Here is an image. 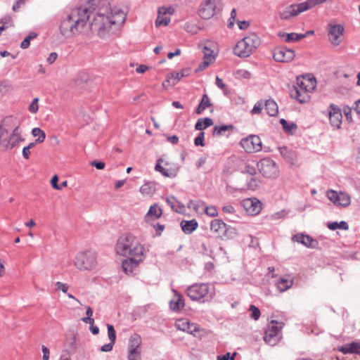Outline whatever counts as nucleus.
<instances>
[{
	"label": "nucleus",
	"instance_id": "f03ea898",
	"mask_svg": "<svg viewBox=\"0 0 360 360\" xmlns=\"http://www.w3.org/2000/svg\"><path fill=\"white\" fill-rule=\"evenodd\" d=\"M91 20V15L86 12V8L77 6L61 19L59 25L60 33L65 38H71L83 34L88 28L87 21Z\"/></svg>",
	"mask_w": 360,
	"mask_h": 360
},
{
	"label": "nucleus",
	"instance_id": "f8f14e48",
	"mask_svg": "<svg viewBox=\"0 0 360 360\" xmlns=\"http://www.w3.org/2000/svg\"><path fill=\"white\" fill-rule=\"evenodd\" d=\"M326 195L330 201L338 206L347 207L351 203L350 196L345 192L329 190L327 191Z\"/></svg>",
	"mask_w": 360,
	"mask_h": 360
},
{
	"label": "nucleus",
	"instance_id": "393cba45",
	"mask_svg": "<svg viewBox=\"0 0 360 360\" xmlns=\"http://www.w3.org/2000/svg\"><path fill=\"white\" fill-rule=\"evenodd\" d=\"M316 86V79H306L304 77L300 79H297V86L298 89H302L303 90H307L311 91L314 89ZM295 87V86H294Z\"/></svg>",
	"mask_w": 360,
	"mask_h": 360
},
{
	"label": "nucleus",
	"instance_id": "7ed1b4c3",
	"mask_svg": "<svg viewBox=\"0 0 360 360\" xmlns=\"http://www.w3.org/2000/svg\"><path fill=\"white\" fill-rule=\"evenodd\" d=\"M20 122L16 118L8 117L0 125V148L4 150H11L24 141Z\"/></svg>",
	"mask_w": 360,
	"mask_h": 360
},
{
	"label": "nucleus",
	"instance_id": "5701e85b",
	"mask_svg": "<svg viewBox=\"0 0 360 360\" xmlns=\"http://www.w3.org/2000/svg\"><path fill=\"white\" fill-rule=\"evenodd\" d=\"M308 92L309 91L303 90L302 89H298V87H293L290 90V96L301 103H304L309 100Z\"/></svg>",
	"mask_w": 360,
	"mask_h": 360
},
{
	"label": "nucleus",
	"instance_id": "603ef678",
	"mask_svg": "<svg viewBox=\"0 0 360 360\" xmlns=\"http://www.w3.org/2000/svg\"><path fill=\"white\" fill-rule=\"evenodd\" d=\"M162 162L161 159H159L158 160V162L155 167V169L157 172H160L163 176H169V174L168 173V171L166 170L161 165L160 162Z\"/></svg>",
	"mask_w": 360,
	"mask_h": 360
},
{
	"label": "nucleus",
	"instance_id": "37998d69",
	"mask_svg": "<svg viewBox=\"0 0 360 360\" xmlns=\"http://www.w3.org/2000/svg\"><path fill=\"white\" fill-rule=\"evenodd\" d=\"M32 134L34 137H37L36 142L43 143L46 139V134L40 128L35 127L32 130Z\"/></svg>",
	"mask_w": 360,
	"mask_h": 360
},
{
	"label": "nucleus",
	"instance_id": "09e8293b",
	"mask_svg": "<svg viewBox=\"0 0 360 360\" xmlns=\"http://www.w3.org/2000/svg\"><path fill=\"white\" fill-rule=\"evenodd\" d=\"M183 28L188 32L191 34H195L198 32L199 28L198 27L192 22H187L184 25Z\"/></svg>",
	"mask_w": 360,
	"mask_h": 360
},
{
	"label": "nucleus",
	"instance_id": "c9c22d12",
	"mask_svg": "<svg viewBox=\"0 0 360 360\" xmlns=\"http://www.w3.org/2000/svg\"><path fill=\"white\" fill-rule=\"evenodd\" d=\"M212 103L210 102V98L207 94H203L201 98L200 103L198 104L196 108V113L198 115H200L203 112V111L208 107L211 106Z\"/></svg>",
	"mask_w": 360,
	"mask_h": 360
},
{
	"label": "nucleus",
	"instance_id": "423d86ee",
	"mask_svg": "<svg viewBox=\"0 0 360 360\" xmlns=\"http://www.w3.org/2000/svg\"><path fill=\"white\" fill-rule=\"evenodd\" d=\"M186 293L192 300L205 302L213 298L215 291L214 287L208 283H199L189 286Z\"/></svg>",
	"mask_w": 360,
	"mask_h": 360
},
{
	"label": "nucleus",
	"instance_id": "79ce46f5",
	"mask_svg": "<svg viewBox=\"0 0 360 360\" xmlns=\"http://www.w3.org/2000/svg\"><path fill=\"white\" fill-rule=\"evenodd\" d=\"M233 129V126L230 125H221V126H215L213 129V135L214 136H221L228 130H232Z\"/></svg>",
	"mask_w": 360,
	"mask_h": 360
},
{
	"label": "nucleus",
	"instance_id": "1a4fd4ad",
	"mask_svg": "<svg viewBox=\"0 0 360 360\" xmlns=\"http://www.w3.org/2000/svg\"><path fill=\"white\" fill-rule=\"evenodd\" d=\"M259 172L266 178H276L279 174L278 165L270 158L262 159L257 163Z\"/></svg>",
	"mask_w": 360,
	"mask_h": 360
},
{
	"label": "nucleus",
	"instance_id": "49530a36",
	"mask_svg": "<svg viewBox=\"0 0 360 360\" xmlns=\"http://www.w3.org/2000/svg\"><path fill=\"white\" fill-rule=\"evenodd\" d=\"M249 311L251 312L250 318L255 321H257L261 315L260 310L256 306L252 304L250 306Z\"/></svg>",
	"mask_w": 360,
	"mask_h": 360
},
{
	"label": "nucleus",
	"instance_id": "4be33fe9",
	"mask_svg": "<svg viewBox=\"0 0 360 360\" xmlns=\"http://www.w3.org/2000/svg\"><path fill=\"white\" fill-rule=\"evenodd\" d=\"M283 326V322H278L276 320L271 321L265 330L266 336L264 338H275L278 336Z\"/></svg>",
	"mask_w": 360,
	"mask_h": 360
},
{
	"label": "nucleus",
	"instance_id": "864d4df0",
	"mask_svg": "<svg viewBox=\"0 0 360 360\" xmlns=\"http://www.w3.org/2000/svg\"><path fill=\"white\" fill-rule=\"evenodd\" d=\"M259 186V181L255 178H251L248 183V188L250 190L255 191Z\"/></svg>",
	"mask_w": 360,
	"mask_h": 360
},
{
	"label": "nucleus",
	"instance_id": "4c0bfd02",
	"mask_svg": "<svg viewBox=\"0 0 360 360\" xmlns=\"http://www.w3.org/2000/svg\"><path fill=\"white\" fill-rule=\"evenodd\" d=\"M141 339H131L128 346V352L141 354Z\"/></svg>",
	"mask_w": 360,
	"mask_h": 360
},
{
	"label": "nucleus",
	"instance_id": "de8ad7c7",
	"mask_svg": "<svg viewBox=\"0 0 360 360\" xmlns=\"http://www.w3.org/2000/svg\"><path fill=\"white\" fill-rule=\"evenodd\" d=\"M203 214H206L207 216L211 217H214L218 216V211L215 206L210 205V206H206L204 208Z\"/></svg>",
	"mask_w": 360,
	"mask_h": 360
},
{
	"label": "nucleus",
	"instance_id": "e2e57ef3",
	"mask_svg": "<svg viewBox=\"0 0 360 360\" xmlns=\"http://www.w3.org/2000/svg\"><path fill=\"white\" fill-rule=\"evenodd\" d=\"M58 176L57 175H55L52 177L51 180V185L52 186L55 188V189H57V190H60L61 189V186H60L58 184Z\"/></svg>",
	"mask_w": 360,
	"mask_h": 360
},
{
	"label": "nucleus",
	"instance_id": "f704fd0d",
	"mask_svg": "<svg viewBox=\"0 0 360 360\" xmlns=\"http://www.w3.org/2000/svg\"><path fill=\"white\" fill-rule=\"evenodd\" d=\"M265 110L267 114L270 116H276L278 112V108L276 103L272 100L269 99L265 101Z\"/></svg>",
	"mask_w": 360,
	"mask_h": 360
},
{
	"label": "nucleus",
	"instance_id": "a18cd8bd",
	"mask_svg": "<svg viewBox=\"0 0 360 360\" xmlns=\"http://www.w3.org/2000/svg\"><path fill=\"white\" fill-rule=\"evenodd\" d=\"M35 32H30L20 44V47L23 49H27L30 44V40L34 39L37 37Z\"/></svg>",
	"mask_w": 360,
	"mask_h": 360
},
{
	"label": "nucleus",
	"instance_id": "69168bd1",
	"mask_svg": "<svg viewBox=\"0 0 360 360\" xmlns=\"http://www.w3.org/2000/svg\"><path fill=\"white\" fill-rule=\"evenodd\" d=\"M222 211L225 213L233 214L236 210L232 205H229L224 206L222 207Z\"/></svg>",
	"mask_w": 360,
	"mask_h": 360
},
{
	"label": "nucleus",
	"instance_id": "4468645a",
	"mask_svg": "<svg viewBox=\"0 0 360 360\" xmlns=\"http://www.w3.org/2000/svg\"><path fill=\"white\" fill-rule=\"evenodd\" d=\"M295 56L294 51L285 46L277 47L273 51V57L278 62L288 63L292 60Z\"/></svg>",
	"mask_w": 360,
	"mask_h": 360
},
{
	"label": "nucleus",
	"instance_id": "39448f33",
	"mask_svg": "<svg viewBox=\"0 0 360 360\" xmlns=\"http://www.w3.org/2000/svg\"><path fill=\"white\" fill-rule=\"evenodd\" d=\"M259 44L260 40L258 36L255 33H250L238 41L233 48L234 54L240 58L248 57L257 48Z\"/></svg>",
	"mask_w": 360,
	"mask_h": 360
},
{
	"label": "nucleus",
	"instance_id": "0eeeda50",
	"mask_svg": "<svg viewBox=\"0 0 360 360\" xmlns=\"http://www.w3.org/2000/svg\"><path fill=\"white\" fill-rule=\"evenodd\" d=\"M97 253L92 250L78 252L74 259L75 266L80 271H91L97 266Z\"/></svg>",
	"mask_w": 360,
	"mask_h": 360
},
{
	"label": "nucleus",
	"instance_id": "c756f323",
	"mask_svg": "<svg viewBox=\"0 0 360 360\" xmlns=\"http://www.w3.org/2000/svg\"><path fill=\"white\" fill-rule=\"evenodd\" d=\"M216 47V44L211 41H207L205 43L204 46L202 47V52L204 53V58H206V56H209L210 58H212V62H214L215 59L214 56V49Z\"/></svg>",
	"mask_w": 360,
	"mask_h": 360
},
{
	"label": "nucleus",
	"instance_id": "6e6552de",
	"mask_svg": "<svg viewBox=\"0 0 360 360\" xmlns=\"http://www.w3.org/2000/svg\"><path fill=\"white\" fill-rule=\"evenodd\" d=\"M223 8L221 0H203L199 8V15L203 19H210Z\"/></svg>",
	"mask_w": 360,
	"mask_h": 360
},
{
	"label": "nucleus",
	"instance_id": "c85d7f7f",
	"mask_svg": "<svg viewBox=\"0 0 360 360\" xmlns=\"http://www.w3.org/2000/svg\"><path fill=\"white\" fill-rule=\"evenodd\" d=\"M181 226L182 231L186 233L190 234L193 231H194L198 226V224L195 219L189 220V221H182L181 222Z\"/></svg>",
	"mask_w": 360,
	"mask_h": 360
},
{
	"label": "nucleus",
	"instance_id": "f257e3e1",
	"mask_svg": "<svg viewBox=\"0 0 360 360\" xmlns=\"http://www.w3.org/2000/svg\"><path fill=\"white\" fill-rule=\"evenodd\" d=\"M80 6L93 15L89 22L91 33L102 39L114 34L126 20V12L118 7L112 8L108 0H86Z\"/></svg>",
	"mask_w": 360,
	"mask_h": 360
},
{
	"label": "nucleus",
	"instance_id": "ea45409f",
	"mask_svg": "<svg viewBox=\"0 0 360 360\" xmlns=\"http://www.w3.org/2000/svg\"><path fill=\"white\" fill-rule=\"evenodd\" d=\"M280 122L283 127V130L288 133L292 134L293 130H296L297 127L294 122H288L285 119H281Z\"/></svg>",
	"mask_w": 360,
	"mask_h": 360
},
{
	"label": "nucleus",
	"instance_id": "f3484780",
	"mask_svg": "<svg viewBox=\"0 0 360 360\" xmlns=\"http://www.w3.org/2000/svg\"><path fill=\"white\" fill-rule=\"evenodd\" d=\"M246 213L254 216L258 214L262 210V203L257 198H246L241 202Z\"/></svg>",
	"mask_w": 360,
	"mask_h": 360
},
{
	"label": "nucleus",
	"instance_id": "b1692460",
	"mask_svg": "<svg viewBox=\"0 0 360 360\" xmlns=\"http://www.w3.org/2000/svg\"><path fill=\"white\" fill-rule=\"evenodd\" d=\"M162 212L161 208L157 204L151 205L145 215L144 220L148 223L150 221L157 219L162 216Z\"/></svg>",
	"mask_w": 360,
	"mask_h": 360
},
{
	"label": "nucleus",
	"instance_id": "6e6d98bb",
	"mask_svg": "<svg viewBox=\"0 0 360 360\" xmlns=\"http://www.w3.org/2000/svg\"><path fill=\"white\" fill-rule=\"evenodd\" d=\"M263 108H264L263 102L261 101H257L255 104L253 108L252 109L251 112H252V114H259L261 112Z\"/></svg>",
	"mask_w": 360,
	"mask_h": 360
},
{
	"label": "nucleus",
	"instance_id": "aec40b11",
	"mask_svg": "<svg viewBox=\"0 0 360 360\" xmlns=\"http://www.w3.org/2000/svg\"><path fill=\"white\" fill-rule=\"evenodd\" d=\"M292 240L298 243H301L307 248H316L318 246V242L308 235L303 233H297L292 237Z\"/></svg>",
	"mask_w": 360,
	"mask_h": 360
},
{
	"label": "nucleus",
	"instance_id": "dca6fc26",
	"mask_svg": "<svg viewBox=\"0 0 360 360\" xmlns=\"http://www.w3.org/2000/svg\"><path fill=\"white\" fill-rule=\"evenodd\" d=\"M174 12V9L169 7H160L158 11V17L155 20V26L157 27H160L162 25L167 26L170 22V15H172Z\"/></svg>",
	"mask_w": 360,
	"mask_h": 360
},
{
	"label": "nucleus",
	"instance_id": "680f3d73",
	"mask_svg": "<svg viewBox=\"0 0 360 360\" xmlns=\"http://www.w3.org/2000/svg\"><path fill=\"white\" fill-rule=\"evenodd\" d=\"M127 359L128 360H141V354L136 353V352H135V354H133L131 352H128Z\"/></svg>",
	"mask_w": 360,
	"mask_h": 360
},
{
	"label": "nucleus",
	"instance_id": "bb28decb",
	"mask_svg": "<svg viewBox=\"0 0 360 360\" xmlns=\"http://www.w3.org/2000/svg\"><path fill=\"white\" fill-rule=\"evenodd\" d=\"M339 350L344 354H360V342H353L341 346Z\"/></svg>",
	"mask_w": 360,
	"mask_h": 360
},
{
	"label": "nucleus",
	"instance_id": "20e7f679",
	"mask_svg": "<svg viewBox=\"0 0 360 360\" xmlns=\"http://www.w3.org/2000/svg\"><path fill=\"white\" fill-rule=\"evenodd\" d=\"M143 246L132 235L121 236L115 246V251L122 256L140 257L143 255Z\"/></svg>",
	"mask_w": 360,
	"mask_h": 360
},
{
	"label": "nucleus",
	"instance_id": "13d9d810",
	"mask_svg": "<svg viewBox=\"0 0 360 360\" xmlns=\"http://www.w3.org/2000/svg\"><path fill=\"white\" fill-rule=\"evenodd\" d=\"M56 286L57 290H61L63 292H67L68 290V285L66 283H63L62 282L58 281L56 283Z\"/></svg>",
	"mask_w": 360,
	"mask_h": 360
},
{
	"label": "nucleus",
	"instance_id": "412c9836",
	"mask_svg": "<svg viewBox=\"0 0 360 360\" xmlns=\"http://www.w3.org/2000/svg\"><path fill=\"white\" fill-rule=\"evenodd\" d=\"M228 226L221 219H215L210 222V230L218 237L225 236Z\"/></svg>",
	"mask_w": 360,
	"mask_h": 360
},
{
	"label": "nucleus",
	"instance_id": "8fccbe9b",
	"mask_svg": "<svg viewBox=\"0 0 360 360\" xmlns=\"http://www.w3.org/2000/svg\"><path fill=\"white\" fill-rule=\"evenodd\" d=\"M38 102H39V98L37 97V98H34L33 99L32 102L30 104L28 109L31 113L35 114L37 112V111L39 110Z\"/></svg>",
	"mask_w": 360,
	"mask_h": 360
},
{
	"label": "nucleus",
	"instance_id": "4d7b16f0",
	"mask_svg": "<svg viewBox=\"0 0 360 360\" xmlns=\"http://www.w3.org/2000/svg\"><path fill=\"white\" fill-rule=\"evenodd\" d=\"M115 339H110L111 341L109 343L105 344L101 347V351L104 352L111 351L115 344Z\"/></svg>",
	"mask_w": 360,
	"mask_h": 360
},
{
	"label": "nucleus",
	"instance_id": "052dcab7",
	"mask_svg": "<svg viewBox=\"0 0 360 360\" xmlns=\"http://www.w3.org/2000/svg\"><path fill=\"white\" fill-rule=\"evenodd\" d=\"M140 192L143 194H150L152 193V188L148 184H146L141 187Z\"/></svg>",
	"mask_w": 360,
	"mask_h": 360
},
{
	"label": "nucleus",
	"instance_id": "0e129e2a",
	"mask_svg": "<svg viewBox=\"0 0 360 360\" xmlns=\"http://www.w3.org/2000/svg\"><path fill=\"white\" fill-rule=\"evenodd\" d=\"M108 338H116V332L113 326L108 325Z\"/></svg>",
	"mask_w": 360,
	"mask_h": 360
},
{
	"label": "nucleus",
	"instance_id": "2eb2a0df",
	"mask_svg": "<svg viewBox=\"0 0 360 360\" xmlns=\"http://www.w3.org/2000/svg\"><path fill=\"white\" fill-rule=\"evenodd\" d=\"M143 260V255L140 257H130L122 262V271L127 275H131L137 270L139 264Z\"/></svg>",
	"mask_w": 360,
	"mask_h": 360
},
{
	"label": "nucleus",
	"instance_id": "cd10ccee",
	"mask_svg": "<svg viewBox=\"0 0 360 360\" xmlns=\"http://www.w3.org/2000/svg\"><path fill=\"white\" fill-rule=\"evenodd\" d=\"M188 69L182 70L181 72L171 73L167 76V81L172 85H175L181 78L187 77L189 75Z\"/></svg>",
	"mask_w": 360,
	"mask_h": 360
},
{
	"label": "nucleus",
	"instance_id": "774afa93",
	"mask_svg": "<svg viewBox=\"0 0 360 360\" xmlns=\"http://www.w3.org/2000/svg\"><path fill=\"white\" fill-rule=\"evenodd\" d=\"M42 353H43V359L49 360V349L46 346H42Z\"/></svg>",
	"mask_w": 360,
	"mask_h": 360
},
{
	"label": "nucleus",
	"instance_id": "338daca9",
	"mask_svg": "<svg viewBox=\"0 0 360 360\" xmlns=\"http://www.w3.org/2000/svg\"><path fill=\"white\" fill-rule=\"evenodd\" d=\"M58 58V54L56 52L51 53L47 58V62L50 64L53 63Z\"/></svg>",
	"mask_w": 360,
	"mask_h": 360
},
{
	"label": "nucleus",
	"instance_id": "ddd939ff",
	"mask_svg": "<svg viewBox=\"0 0 360 360\" xmlns=\"http://www.w3.org/2000/svg\"><path fill=\"white\" fill-rule=\"evenodd\" d=\"M345 31L343 25L340 24L328 25V40L334 46H337L342 42V37Z\"/></svg>",
	"mask_w": 360,
	"mask_h": 360
},
{
	"label": "nucleus",
	"instance_id": "6ab92c4d",
	"mask_svg": "<svg viewBox=\"0 0 360 360\" xmlns=\"http://www.w3.org/2000/svg\"><path fill=\"white\" fill-rule=\"evenodd\" d=\"M329 108V120L331 125L337 129L340 128L342 115L340 108L334 104H330Z\"/></svg>",
	"mask_w": 360,
	"mask_h": 360
},
{
	"label": "nucleus",
	"instance_id": "c03bdc74",
	"mask_svg": "<svg viewBox=\"0 0 360 360\" xmlns=\"http://www.w3.org/2000/svg\"><path fill=\"white\" fill-rule=\"evenodd\" d=\"M326 1H328V0H307L306 1L302 2V4L303 5L304 11H306L316 5L326 3Z\"/></svg>",
	"mask_w": 360,
	"mask_h": 360
},
{
	"label": "nucleus",
	"instance_id": "9b49d317",
	"mask_svg": "<svg viewBox=\"0 0 360 360\" xmlns=\"http://www.w3.org/2000/svg\"><path fill=\"white\" fill-rule=\"evenodd\" d=\"M240 146L246 153H257L262 150V144L257 135L251 134L243 138L240 141Z\"/></svg>",
	"mask_w": 360,
	"mask_h": 360
},
{
	"label": "nucleus",
	"instance_id": "a211bd4d",
	"mask_svg": "<svg viewBox=\"0 0 360 360\" xmlns=\"http://www.w3.org/2000/svg\"><path fill=\"white\" fill-rule=\"evenodd\" d=\"M302 3L297 4H292L286 7L284 10L279 13V16L282 20H289L290 18L297 16L300 13L304 12Z\"/></svg>",
	"mask_w": 360,
	"mask_h": 360
},
{
	"label": "nucleus",
	"instance_id": "2f4dec72",
	"mask_svg": "<svg viewBox=\"0 0 360 360\" xmlns=\"http://www.w3.org/2000/svg\"><path fill=\"white\" fill-rule=\"evenodd\" d=\"M278 36L286 42L297 41L305 37V34L297 33L279 32Z\"/></svg>",
	"mask_w": 360,
	"mask_h": 360
},
{
	"label": "nucleus",
	"instance_id": "a19ab883",
	"mask_svg": "<svg viewBox=\"0 0 360 360\" xmlns=\"http://www.w3.org/2000/svg\"><path fill=\"white\" fill-rule=\"evenodd\" d=\"M328 228L330 230H335L337 229L347 230L349 229L348 224L345 221H341L340 222H330L328 224Z\"/></svg>",
	"mask_w": 360,
	"mask_h": 360
},
{
	"label": "nucleus",
	"instance_id": "bf43d9fd",
	"mask_svg": "<svg viewBox=\"0 0 360 360\" xmlns=\"http://www.w3.org/2000/svg\"><path fill=\"white\" fill-rule=\"evenodd\" d=\"M244 172L250 175H255L256 174V169L253 165L247 164L245 167Z\"/></svg>",
	"mask_w": 360,
	"mask_h": 360
},
{
	"label": "nucleus",
	"instance_id": "9d476101",
	"mask_svg": "<svg viewBox=\"0 0 360 360\" xmlns=\"http://www.w3.org/2000/svg\"><path fill=\"white\" fill-rule=\"evenodd\" d=\"M175 327L179 330L186 332L187 333L194 336H202L208 335L198 324L191 323L188 319H186L177 320L175 323Z\"/></svg>",
	"mask_w": 360,
	"mask_h": 360
},
{
	"label": "nucleus",
	"instance_id": "473e14b6",
	"mask_svg": "<svg viewBox=\"0 0 360 360\" xmlns=\"http://www.w3.org/2000/svg\"><path fill=\"white\" fill-rule=\"evenodd\" d=\"M170 308L174 311H179L184 308V300L179 294H176L174 297L169 302Z\"/></svg>",
	"mask_w": 360,
	"mask_h": 360
},
{
	"label": "nucleus",
	"instance_id": "7c9ffc66",
	"mask_svg": "<svg viewBox=\"0 0 360 360\" xmlns=\"http://www.w3.org/2000/svg\"><path fill=\"white\" fill-rule=\"evenodd\" d=\"M166 202L171 207V208L179 213L184 210V205L179 202L174 196H169L166 198Z\"/></svg>",
	"mask_w": 360,
	"mask_h": 360
},
{
	"label": "nucleus",
	"instance_id": "5fc2aeb1",
	"mask_svg": "<svg viewBox=\"0 0 360 360\" xmlns=\"http://www.w3.org/2000/svg\"><path fill=\"white\" fill-rule=\"evenodd\" d=\"M204 138H205V133L204 132H200L198 135V136L194 140V143L195 146H204L205 142H204Z\"/></svg>",
	"mask_w": 360,
	"mask_h": 360
},
{
	"label": "nucleus",
	"instance_id": "72a5a7b5",
	"mask_svg": "<svg viewBox=\"0 0 360 360\" xmlns=\"http://www.w3.org/2000/svg\"><path fill=\"white\" fill-rule=\"evenodd\" d=\"M293 284V280L285 278H281L276 283V285L278 290L283 292L290 289Z\"/></svg>",
	"mask_w": 360,
	"mask_h": 360
},
{
	"label": "nucleus",
	"instance_id": "3c124183",
	"mask_svg": "<svg viewBox=\"0 0 360 360\" xmlns=\"http://www.w3.org/2000/svg\"><path fill=\"white\" fill-rule=\"evenodd\" d=\"M212 58L207 56L205 58H203V61L201 63L198 68V71H202L207 68L212 63Z\"/></svg>",
	"mask_w": 360,
	"mask_h": 360
},
{
	"label": "nucleus",
	"instance_id": "a878e982",
	"mask_svg": "<svg viewBox=\"0 0 360 360\" xmlns=\"http://www.w3.org/2000/svg\"><path fill=\"white\" fill-rule=\"evenodd\" d=\"M279 152L281 156L289 163L294 165L296 162L297 155L294 150L286 146L280 147Z\"/></svg>",
	"mask_w": 360,
	"mask_h": 360
},
{
	"label": "nucleus",
	"instance_id": "58836bf2",
	"mask_svg": "<svg viewBox=\"0 0 360 360\" xmlns=\"http://www.w3.org/2000/svg\"><path fill=\"white\" fill-rule=\"evenodd\" d=\"M188 207H192L197 213L203 214L206 205L205 202L201 200H191Z\"/></svg>",
	"mask_w": 360,
	"mask_h": 360
},
{
	"label": "nucleus",
	"instance_id": "e433bc0d",
	"mask_svg": "<svg viewBox=\"0 0 360 360\" xmlns=\"http://www.w3.org/2000/svg\"><path fill=\"white\" fill-rule=\"evenodd\" d=\"M213 124V121L211 118L205 117V118H200L198 120L197 122L195 125V129L198 131L203 130L208 127H210Z\"/></svg>",
	"mask_w": 360,
	"mask_h": 360
}]
</instances>
